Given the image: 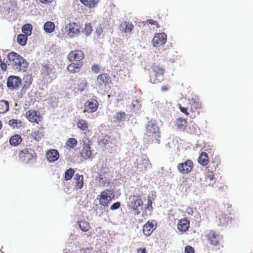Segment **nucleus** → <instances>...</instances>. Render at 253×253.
I'll list each match as a JSON object with an SVG mask.
<instances>
[{"instance_id":"31","label":"nucleus","mask_w":253,"mask_h":253,"mask_svg":"<svg viewBox=\"0 0 253 253\" xmlns=\"http://www.w3.org/2000/svg\"><path fill=\"white\" fill-rule=\"evenodd\" d=\"M198 163L203 166H207L209 163V157L208 154L205 152H202L199 157Z\"/></svg>"},{"instance_id":"5","label":"nucleus","mask_w":253,"mask_h":253,"mask_svg":"<svg viewBox=\"0 0 253 253\" xmlns=\"http://www.w3.org/2000/svg\"><path fill=\"white\" fill-rule=\"evenodd\" d=\"M165 70L162 66L153 64L150 71V82L153 84L161 82L164 79Z\"/></svg>"},{"instance_id":"18","label":"nucleus","mask_w":253,"mask_h":253,"mask_svg":"<svg viewBox=\"0 0 253 253\" xmlns=\"http://www.w3.org/2000/svg\"><path fill=\"white\" fill-rule=\"evenodd\" d=\"M217 164L214 162L211 163L209 167L206 168L205 173V178L210 181H212L215 178L214 174V170H215L217 167Z\"/></svg>"},{"instance_id":"36","label":"nucleus","mask_w":253,"mask_h":253,"mask_svg":"<svg viewBox=\"0 0 253 253\" xmlns=\"http://www.w3.org/2000/svg\"><path fill=\"white\" fill-rule=\"evenodd\" d=\"M78 225L83 232H87L90 229V224L85 220H82L78 222Z\"/></svg>"},{"instance_id":"40","label":"nucleus","mask_w":253,"mask_h":253,"mask_svg":"<svg viewBox=\"0 0 253 253\" xmlns=\"http://www.w3.org/2000/svg\"><path fill=\"white\" fill-rule=\"evenodd\" d=\"M77 140L75 138H70L67 140L66 143V146L69 148L73 149L77 146Z\"/></svg>"},{"instance_id":"34","label":"nucleus","mask_w":253,"mask_h":253,"mask_svg":"<svg viewBox=\"0 0 253 253\" xmlns=\"http://www.w3.org/2000/svg\"><path fill=\"white\" fill-rule=\"evenodd\" d=\"M9 103L4 100H0V114H3L8 111Z\"/></svg>"},{"instance_id":"51","label":"nucleus","mask_w":253,"mask_h":253,"mask_svg":"<svg viewBox=\"0 0 253 253\" xmlns=\"http://www.w3.org/2000/svg\"><path fill=\"white\" fill-rule=\"evenodd\" d=\"M121 203L119 202H116L114 203L111 206V210H117L119 209L120 207Z\"/></svg>"},{"instance_id":"35","label":"nucleus","mask_w":253,"mask_h":253,"mask_svg":"<svg viewBox=\"0 0 253 253\" xmlns=\"http://www.w3.org/2000/svg\"><path fill=\"white\" fill-rule=\"evenodd\" d=\"M24 86L23 88L27 89L29 87L33 82V78L31 75H26L23 77Z\"/></svg>"},{"instance_id":"1","label":"nucleus","mask_w":253,"mask_h":253,"mask_svg":"<svg viewBox=\"0 0 253 253\" xmlns=\"http://www.w3.org/2000/svg\"><path fill=\"white\" fill-rule=\"evenodd\" d=\"M7 58L13 69L18 71L26 72L28 68L29 63L20 54L15 52L8 53Z\"/></svg>"},{"instance_id":"3","label":"nucleus","mask_w":253,"mask_h":253,"mask_svg":"<svg viewBox=\"0 0 253 253\" xmlns=\"http://www.w3.org/2000/svg\"><path fill=\"white\" fill-rule=\"evenodd\" d=\"M20 161L27 164H32L36 162L37 155L35 151L32 148H25L20 150L18 153Z\"/></svg>"},{"instance_id":"37","label":"nucleus","mask_w":253,"mask_h":253,"mask_svg":"<svg viewBox=\"0 0 253 253\" xmlns=\"http://www.w3.org/2000/svg\"><path fill=\"white\" fill-rule=\"evenodd\" d=\"M55 29V25L51 21L46 22L44 25V30L48 33H52Z\"/></svg>"},{"instance_id":"54","label":"nucleus","mask_w":253,"mask_h":253,"mask_svg":"<svg viewBox=\"0 0 253 253\" xmlns=\"http://www.w3.org/2000/svg\"><path fill=\"white\" fill-rule=\"evenodd\" d=\"M109 138V136H106V137L103 138V139H101L100 142V143H101L104 145H106L107 144H108V139Z\"/></svg>"},{"instance_id":"14","label":"nucleus","mask_w":253,"mask_h":253,"mask_svg":"<svg viewBox=\"0 0 253 253\" xmlns=\"http://www.w3.org/2000/svg\"><path fill=\"white\" fill-rule=\"evenodd\" d=\"M86 85L87 83L85 80L82 78H78L77 80H74V83L72 84L73 91L75 92L84 91Z\"/></svg>"},{"instance_id":"33","label":"nucleus","mask_w":253,"mask_h":253,"mask_svg":"<svg viewBox=\"0 0 253 253\" xmlns=\"http://www.w3.org/2000/svg\"><path fill=\"white\" fill-rule=\"evenodd\" d=\"M78 128L82 131L86 130L89 127L88 123L84 119H80L77 123Z\"/></svg>"},{"instance_id":"41","label":"nucleus","mask_w":253,"mask_h":253,"mask_svg":"<svg viewBox=\"0 0 253 253\" xmlns=\"http://www.w3.org/2000/svg\"><path fill=\"white\" fill-rule=\"evenodd\" d=\"M218 219L220 224H225L229 220V217L227 214L222 213L218 215Z\"/></svg>"},{"instance_id":"2","label":"nucleus","mask_w":253,"mask_h":253,"mask_svg":"<svg viewBox=\"0 0 253 253\" xmlns=\"http://www.w3.org/2000/svg\"><path fill=\"white\" fill-rule=\"evenodd\" d=\"M178 108L180 111L185 114L186 116H190L192 119L195 118L198 115H200L201 112H203L202 107L201 103L196 100L192 99L189 101L188 107H184L178 104Z\"/></svg>"},{"instance_id":"23","label":"nucleus","mask_w":253,"mask_h":253,"mask_svg":"<svg viewBox=\"0 0 253 253\" xmlns=\"http://www.w3.org/2000/svg\"><path fill=\"white\" fill-rule=\"evenodd\" d=\"M106 175V172H103L100 173L99 176L96 177V180H98L99 186L104 187L106 186L107 184H110V180Z\"/></svg>"},{"instance_id":"32","label":"nucleus","mask_w":253,"mask_h":253,"mask_svg":"<svg viewBox=\"0 0 253 253\" xmlns=\"http://www.w3.org/2000/svg\"><path fill=\"white\" fill-rule=\"evenodd\" d=\"M22 141L20 135L15 134L12 136L9 139V143L11 145L16 146H18Z\"/></svg>"},{"instance_id":"43","label":"nucleus","mask_w":253,"mask_h":253,"mask_svg":"<svg viewBox=\"0 0 253 253\" xmlns=\"http://www.w3.org/2000/svg\"><path fill=\"white\" fill-rule=\"evenodd\" d=\"M75 173V170L73 169L70 168L67 169L65 172L64 179L66 181L70 180Z\"/></svg>"},{"instance_id":"53","label":"nucleus","mask_w":253,"mask_h":253,"mask_svg":"<svg viewBox=\"0 0 253 253\" xmlns=\"http://www.w3.org/2000/svg\"><path fill=\"white\" fill-rule=\"evenodd\" d=\"M185 211L189 215H192L194 213L193 209L191 207H187Z\"/></svg>"},{"instance_id":"24","label":"nucleus","mask_w":253,"mask_h":253,"mask_svg":"<svg viewBox=\"0 0 253 253\" xmlns=\"http://www.w3.org/2000/svg\"><path fill=\"white\" fill-rule=\"evenodd\" d=\"M81 26L78 24L72 22L69 24V34L73 36L80 33Z\"/></svg>"},{"instance_id":"16","label":"nucleus","mask_w":253,"mask_h":253,"mask_svg":"<svg viewBox=\"0 0 253 253\" xmlns=\"http://www.w3.org/2000/svg\"><path fill=\"white\" fill-rule=\"evenodd\" d=\"M21 81L20 77L16 76H10L7 79V87L11 90L18 88L21 84Z\"/></svg>"},{"instance_id":"49","label":"nucleus","mask_w":253,"mask_h":253,"mask_svg":"<svg viewBox=\"0 0 253 253\" xmlns=\"http://www.w3.org/2000/svg\"><path fill=\"white\" fill-rule=\"evenodd\" d=\"M185 253H195V250L192 247L187 246L185 248Z\"/></svg>"},{"instance_id":"13","label":"nucleus","mask_w":253,"mask_h":253,"mask_svg":"<svg viewBox=\"0 0 253 253\" xmlns=\"http://www.w3.org/2000/svg\"><path fill=\"white\" fill-rule=\"evenodd\" d=\"M26 116L30 122L36 124H39L42 119V117L40 113L35 110H30L27 111Z\"/></svg>"},{"instance_id":"7","label":"nucleus","mask_w":253,"mask_h":253,"mask_svg":"<svg viewBox=\"0 0 253 253\" xmlns=\"http://www.w3.org/2000/svg\"><path fill=\"white\" fill-rule=\"evenodd\" d=\"M205 237L210 244L214 246L219 245L222 239V236L213 230L209 231Z\"/></svg>"},{"instance_id":"30","label":"nucleus","mask_w":253,"mask_h":253,"mask_svg":"<svg viewBox=\"0 0 253 253\" xmlns=\"http://www.w3.org/2000/svg\"><path fill=\"white\" fill-rule=\"evenodd\" d=\"M80 2L85 6L93 8L96 7L98 4L100 0H79Z\"/></svg>"},{"instance_id":"45","label":"nucleus","mask_w":253,"mask_h":253,"mask_svg":"<svg viewBox=\"0 0 253 253\" xmlns=\"http://www.w3.org/2000/svg\"><path fill=\"white\" fill-rule=\"evenodd\" d=\"M92 26L90 23H85V27L83 30V33L86 36H89L92 32Z\"/></svg>"},{"instance_id":"6","label":"nucleus","mask_w":253,"mask_h":253,"mask_svg":"<svg viewBox=\"0 0 253 253\" xmlns=\"http://www.w3.org/2000/svg\"><path fill=\"white\" fill-rule=\"evenodd\" d=\"M129 200H131L128 204V207L131 210L134 211L135 214H139L142 210L143 202L141 199V196L130 195L129 197Z\"/></svg>"},{"instance_id":"58","label":"nucleus","mask_w":253,"mask_h":253,"mask_svg":"<svg viewBox=\"0 0 253 253\" xmlns=\"http://www.w3.org/2000/svg\"><path fill=\"white\" fill-rule=\"evenodd\" d=\"M1 127H2V123H1V122L0 121V129L1 128Z\"/></svg>"},{"instance_id":"39","label":"nucleus","mask_w":253,"mask_h":253,"mask_svg":"<svg viewBox=\"0 0 253 253\" xmlns=\"http://www.w3.org/2000/svg\"><path fill=\"white\" fill-rule=\"evenodd\" d=\"M32 26L30 24H26L22 28V31L26 36H30L32 34Z\"/></svg>"},{"instance_id":"8","label":"nucleus","mask_w":253,"mask_h":253,"mask_svg":"<svg viewBox=\"0 0 253 253\" xmlns=\"http://www.w3.org/2000/svg\"><path fill=\"white\" fill-rule=\"evenodd\" d=\"M82 144V156L85 159L90 158L92 155V152L91 151V145L92 144V141L89 138L85 137L83 140Z\"/></svg>"},{"instance_id":"11","label":"nucleus","mask_w":253,"mask_h":253,"mask_svg":"<svg viewBox=\"0 0 253 253\" xmlns=\"http://www.w3.org/2000/svg\"><path fill=\"white\" fill-rule=\"evenodd\" d=\"M99 103L98 101L94 98L88 100L84 104V112L94 113L98 109Z\"/></svg>"},{"instance_id":"22","label":"nucleus","mask_w":253,"mask_h":253,"mask_svg":"<svg viewBox=\"0 0 253 253\" xmlns=\"http://www.w3.org/2000/svg\"><path fill=\"white\" fill-rule=\"evenodd\" d=\"M46 157L49 162H55L58 159L59 154L57 150L51 149L46 153Z\"/></svg>"},{"instance_id":"50","label":"nucleus","mask_w":253,"mask_h":253,"mask_svg":"<svg viewBox=\"0 0 253 253\" xmlns=\"http://www.w3.org/2000/svg\"><path fill=\"white\" fill-rule=\"evenodd\" d=\"M146 22L149 24L156 25L158 28L160 27L158 23L156 21L153 20V19H148Z\"/></svg>"},{"instance_id":"4","label":"nucleus","mask_w":253,"mask_h":253,"mask_svg":"<svg viewBox=\"0 0 253 253\" xmlns=\"http://www.w3.org/2000/svg\"><path fill=\"white\" fill-rule=\"evenodd\" d=\"M145 135L152 141L155 140L153 139V137L154 136L156 138V141L160 143V141L159 138L161 137L160 135V129L154 121L151 120L147 123L146 126V133Z\"/></svg>"},{"instance_id":"44","label":"nucleus","mask_w":253,"mask_h":253,"mask_svg":"<svg viewBox=\"0 0 253 253\" xmlns=\"http://www.w3.org/2000/svg\"><path fill=\"white\" fill-rule=\"evenodd\" d=\"M8 124L14 128H18L22 126V122L20 120L12 119L9 121Z\"/></svg>"},{"instance_id":"19","label":"nucleus","mask_w":253,"mask_h":253,"mask_svg":"<svg viewBox=\"0 0 253 253\" xmlns=\"http://www.w3.org/2000/svg\"><path fill=\"white\" fill-rule=\"evenodd\" d=\"M190 228V221L186 217L180 219L177 223V229L181 232H186Z\"/></svg>"},{"instance_id":"10","label":"nucleus","mask_w":253,"mask_h":253,"mask_svg":"<svg viewBox=\"0 0 253 253\" xmlns=\"http://www.w3.org/2000/svg\"><path fill=\"white\" fill-rule=\"evenodd\" d=\"M193 163L191 160H187L185 162L178 164L177 168L182 174H188L193 168Z\"/></svg>"},{"instance_id":"28","label":"nucleus","mask_w":253,"mask_h":253,"mask_svg":"<svg viewBox=\"0 0 253 253\" xmlns=\"http://www.w3.org/2000/svg\"><path fill=\"white\" fill-rule=\"evenodd\" d=\"M175 125L179 130L184 131L187 125V121L186 119L178 118L176 120Z\"/></svg>"},{"instance_id":"42","label":"nucleus","mask_w":253,"mask_h":253,"mask_svg":"<svg viewBox=\"0 0 253 253\" xmlns=\"http://www.w3.org/2000/svg\"><path fill=\"white\" fill-rule=\"evenodd\" d=\"M147 162L144 160L142 163H137L136 168L140 172H144L147 170Z\"/></svg>"},{"instance_id":"46","label":"nucleus","mask_w":253,"mask_h":253,"mask_svg":"<svg viewBox=\"0 0 253 253\" xmlns=\"http://www.w3.org/2000/svg\"><path fill=\"white\" fill-rule=\"evenodd\" d=\"M126 116V113L124 112L120 111L116 114L114 118L116 119V121L120 122L125 119Z\"/></svg>"},{"instance_id":"25","label":"nucleus","mask_w":253,"mask_h":253,"mask_svg":"<svg viewBox=\"0 0 253 253\" xmlns=\"http://www.w3.org/2000/svg\"><path fill=\"white\" fill-rule=\"evenodd\" d=\"M134 28L131 22L125 21L120 24V30L125 33H131Z\"/></svg>"},{"instance_id":"21","label":"nucleus","mask_w":253,"mask_h":253,"mask_svg":"<svg viewBox=\"0 0 253 253\" xmlns=\"http://www.w3.org/2000/svg\"><path fill=\"white\" fill-rule=\"evenodd\" d=\"M83 65V62H79L78 63H75L72 62L71 63L68 65L67 69L70 73H77L80 71V70Z\"/></svg>"},{"instance_id":"26","label":"nucleus","mask_w":253,"mask_h":253,"mask_svg":"<svg viewBox=\"0 0 253 253\" xmlns=\"http://www.w3.org/2000/svg\"><path fill=\"white\" fill-rule=\"evenodd\" d=\"M75 181V188L77 190L81 189L84 185V177L83 175L76 173L74 178Z\"/></svg>"},{"instance_id":"56","label":"nucleus","mask_w":253,"mask_h":253,"mask_svg":"<svg viewBox=\"0 0 253 253\" xmlns=\"http://www.w3.org/2000/svg\"><path fill=\"white\" fill-rule=\"evenodd\" d=\"M53 0H39L42 3H49L52 1Z\"/></svg>"},{"instance_id":"55","label":"nucleus","mask_w":253,"mask_h":253,"mask_svg":"<svg viewBox=\"0 0 253 253\" xmlns=\"http://www.w3.org/2000/svg\"><path fill=\"white\" fill-rule=\"evenodd\" d=\"M137 253H147L145 248H139L136 250Z\"/></svg>"},{"instance_id":"29","label":"nucleus","mask_w":253,"mask_h":253,"mask_svg":"<svg viewBox=\"0 0 253 253\" xmlns=\"http://www.w3.org/2000/svg\"><path fill=\"white\" fill-rule=\"evenodd\" d=\"M53 66H50L48 64L42 65L41 68L42 75L43 76H49L53 73Z\"/></svg>"},{"instance_id":"9","label":"nucleus","mask_w":253,"mask_h":253,"mask_svg":"<svg viewBox=\"0 0 253 253\" xmlns=\"http://www.w3.org/2000/svg\"><path fill=\"white\" fill-rule=\"evenodd\" d=\"M114 197L113 191L108 189H105L100 195L99 203L101 205L106 207Z\"/></svg>"},{"instance_id":"15","label":"nucleus","mask_w":253,"mask_h":253,"mask_svg":"<svg viewBox=\"0 0 253 253\" xmlns=\"http://www.w3.org/2000/svg\"><path fill=\"white\" fill-rule=\"evenodd\" d=\"M167 36L164 33H159L155 35L152 40L153 45L155 47H159L165 44Z\"/></svg>"},{"instance_id":"47","label":"nucleus","mask_w":253,"mask_h":253,"mask_svg":"<svg viewBox=\"0 0 253 253\" xmlns=\"http://www.w3.org/2000/svg\"><path fill=\"white\" fill-rule=\"evenodd\" d=\"M154 200V198L148 196L147 197V204L146 205V209L149 211H152L153 209L152 206L153 201Z\"/></svg>"},{"instance_id":"20","label":"nucleus","mask_w":253,"mask_h":253,"mask_svg":"<svg viewBox=\"0 0 253 253\" xmlns=\"http://www.w3.org/2000/svg\"><path fill=\"white\" fill-rule=\"evenodd\" d=\"M154 221H148L143 226V232L146 236L151 235L155 229L157 225L154 224Z\"/></svg>"},{"instance_id":"12","label":"nucleus","mask_w":253,"mask_h":253,"mask_svg":"<svg viewBox=\"0 0 253 253\" xmlns=\"http://www.w3.org/2000/svg\"><path fill=\"white\" fill-rule=\"evenodd\" d=\"M84 58V53L81 50L71 51L67 56L68 60L71 62L74 61H77L78 62V63L81 62Z\"/></svg>"},{"instance_id":"57","label":"nucleus","mask_w":253,"mask_h":253,"mask_svg":"<svg viewBox=\"0 0 253 253\" xmlns=\"http://www.w3.org/2000/svg\"><path fill=\"white\" fill-rule=\"evenodd\" d=\"M162 90L163 91H167L168 89H169V87L167 85H164L162 87V88H161Z\"/></svg>"},{"instance_id":"48","label":"nucleus","mask_w":253,"mask_h":253,"mask_svg":"<svg viewBox=\"0 0 253 253\" xmlns=\"http://www.w3.org/2000/svg\"><path fill=\"white\" fill-rule=\"evenodd\" d=\"M91 70L94 73L97 74L100 72V67L97 64H94L91 67Z\"/></svg>"},{"instance_id":"27","label":"nucleus","mask_w":253,"mask_h":253,"mask_svg":"<svg viewBox=\"0 0 253 253\" xmlns=\"http://www.w3.org/2000/svg\"><path fill=\"white\" fill-rule=\"evenodd\" d=\"M33 139L39 141L43 137V131L42 128H38L34 129L31 133Z\"/></svg>"},{"instance_id":"17","label":"nucleus","mask_w":253,"mask_h":253,"mask_svg":"<svg viewBox=\"0 0 253 253\" xmlns=\"http://www.w3.org/2000/svg\"><path fill=\"white\" fill-rule=\"evenodd\" d=\"M96 82L97 84L100 86L112 84L111 78L107 73L100 74L97 77Z\"/></svg>"},{"instance_id":"52","label":"nucleus","mask_w":253,"mask_h":253,"mask_svg":"<svg viewBox=\"0 0 253 253\" xmlns=\"http://www.w3.org/2000/svg\"><path fill=\"white\" fill-rule=\"evenodd\" d=\"M0 68L4 71H5L7 69V65L5 63L3 62L0 59Z\"/></svg>"},{"instance_id":"38","label":"nucleus","mask_w":253,"mask_h":253,"mask_svg":"<svg viewBox=\"0 0 253 253\" xmlns=\"http://www.w3.org/2000/svg\"><path fill=\"white\" fill-rule=\"evenodd\" d=\"M28 40L27 36L24 34H19L17 36V41L18 43L22 46L26 44Z\"/></svg>"}]
</instances>
